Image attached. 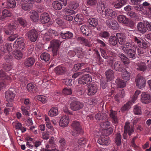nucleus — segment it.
I'll return each instance as SVG.
<instances>
[{"label": "nucleus", "instance_id": "052dcab7", "mask_svg": "<svg viewBox=\"0 0 151 151\" xmlns=\"http://www.w3.org/2000/svg\"><path fill=\"white\" fill-rule=\"evenodd\" d=\"M32 7V5L27 3H24L22 4V9L25 11H29L31 9Z\"/></svg>", "mask_w": 151, "mask_h": 151}, {"label": "nucleus", "instance_id": "5701e85b", "mask_svg": "<svg viewBox=\"0 0 151 151\" xmlns=\"http://www.w3.org/2000/svg\"><path fill=\"white\" fill-rule=\"evenodd\" d=\"M109 114L112 122L115 124H118V119L117 116V112L111 110Z\"/></svg>", "mask_w": 151, "mask_h": 151}, {"label": "nucleus", "instance_id": "f704fd0d", "mask_svg": "<svg viewBox=\"0 0 151 151\" xmlns=\"http://www.w3.org/2000/svg\"><path fill=\"white\" fill-rule=\"evenodd\" d=\"M77 40L80 43L83 44L86 46L89 47L91 45V44L88 40L83 37H78Z\"/></svg>", "mask_w": 151, "mask_h": 151}, {"label": "nucleus", "instance_id": "6e6552de", "mask_svg": "<svg viewBox=\"0 0 151 151\" xmlns=\"http://www.w3.org/2000/svg\"><path fill=\"white\" fill-rule=\"evenodd\" d=\"M67 4V0H58L54 1L52 6L54 9L59 10L62 9L63 6H65Z\"/></svg>", "mask_w": 151, "mask_h": 151}, {"label": "nucleus", "instance_id": "9d476101", "mask_svg": "<svg viewBox=\"0 0 151 151\" xmlns=\"http://www.w3.org/2000/svg\"><path fill=\"white\" fill-rule=\"evenodd\" d=\"M135 81L136 86L139 88H142L145 86V79L142 76L139 75L136 77Z\"/></svg>", "mask_w": 151, "mask_h": 151}, {"label": "nucleus", "instance_id": "4d7b16f0", "mask_svg": "<svg viewBox=\"0 0 151 151\" xmlns=\"http://www.w3.org/2000/svg\"><path fill=\"white\" fill-rule=\"evenodd\" d=\"M26 139L27 141L26 142V146L30 149L33 148L34 147V144L33 141V139L30 137H28Z\"/></svg>", "mask_w": 151, "mask_h": 151}, {"label": "nucleus", "instance_id": "680f3d73", "mask_svg": "<svg viewBox=\"0 0 151 151\" xmlns=\"http://www.w3.org/2000/svg\"><path fill=\"white\" fill-rule=\"evenodd\" d=\"M125 24L126 26L133 29L135 26V23L133 20L128 18Z\"/></svg>", "mask_w": 151, "mask_h": 151}, {"label": "nucleus", "instance_id": "39448f33", "mask_svg": "<svg viewBox=\"0 0 151 151\" xmlns=\"http://www.w3.org/2000/svg\"><path fill=\"white\" fill-rule=\"evenodd\" d=\"M26 34L28 39L32 42H35L37 39L38 34L35 29H32L28 31Z\"/></svg>", "mask_w": 151, "mask_h": 151}, {"label": "nucleus", "instance_id": "6ab92c4d", "mask_svg": "<svg viewBox=\"0 0 151 151\" xmlns=\"http://www.w3.org/2000/svg\"><path fill=\"white\" fill-rule=\"evenodd\" d=\"M62 42L60 40H53L50 42V46L48 48L50 47L52 49H58Z\"/></svg>", "mask_w": 151, "mask_h": 151}, {"label": "nucleus", "instance_id": "603ef678", "mask_svg": "<svg viewBox=\"0 0 151 151\" xmlns=\"http://www.w3.org/2000/svg\"><path fill=\"white\" fill-rule=\"evenodd\" d=\"M94 114V117L96 120H102L106 118L105 114L104 113H100Z\"/></svg>", "mask_w": 151, "mask_h": 151}, {"label": "nucleus", "instance_id": "ddd939ff", "mask_svg": "<svg viewBox=\"0 0 151 151\" xmlns=\"http://www.w3.org/2000/svg\"><path fill=\"white\" fill-rule=\"evenodd\" d=\"M102 15L104 17L108 18L109 17L113 18L116 15L115 14V12H114L112 9L106 8Z\"/></svg>", "mask_w": 151, "mask_h": 151}, {"label": "nucleus", "instance_id": "1a4fd4ad", "mask_svg": "<svg viewBox=\"0 0 151 151\" xmlns=\"http://www.w3.org/2000/svg\"><path fill=\"white\" fill-rule=\"evenodd\" d=\"M92 81V78L91 76L88 74H86L82 76L78 80V83L83 85L90 84Z\"/></svg>", "mask_w": 151, "mask_h": 151}, {"label": "nucleus", "instance_id": "338daca9", "mask_svg": "<svg viewBox=\"0 0 151 151\" xmlns=\"http://www.w3.org/2000/svg\"><path fill=\"white\" fill-rule=\"evenodd\" d=\"M24 106L27 107V109H29L30 106L32 105V102L31 100L29 99L26 98L24 99Z\"/></svg>", "mask_w": 151, "mask_h": 151}, {"label": "nucleus", "instance_id": "49530a36", "mask_svg": "<svg viewBox=\"0 0 151 151\" xmlns=\"http://www.w3.org/2000/svg\"><path fill=\"white\" fill-rule=\"evenodd\" d=\"M122 75V79L124 81H125V82L128 81L130 78V73L129 72L127 71V70L125 69V70L124 71Z\"/></svg>", "mask_w": 151, "mask_h": 151}, {"label": "nucleus", "instance_id": "37998d69", "mask_svg": "<svg viewBox=\"0 0 151 151\" xmlns=\"http://www.w3.org/2000/svg\"><path fill=\"white\" fill-rule=\"evenodd\" d=\"M58 114V109L57 107H53L48 112V115L51 117L57 116Z\"/></svg>", "mask_w": 151, "mask_h": 151}, {"label": "nucleus", "instance_id": "e2e57ef3", "mask_svg": "<svg viewBox=\"0 0 151 151\" xmlns=\"http://www.w3.org/2000/svg\"><path fill=\"white\" fill-rule=\"evenodd\" d=\"M132 104L131 102H128L122 106L121 109V111L124 112L128 110L130 108Z\"/></svg>", "mask_w": 151, "mask_h": 151}, {"label": "nucleus", "instance_id": "7ed1b4c3", "mask_svg": "<svg viewBox=\"0 0 151 151\" xmlns=\"http://www.w3.org/2000/svg\"><path fill=\"white\" fill-rule=\"evenodd\" d=\"M41 34L44 35V39L47 41H49L52 38L59 35V33L56 31L50 29L48 32L44 30L41 32Z\"/></svg>", "mask_w": 151, "mask_h": 151}, {"label": "nucleus", "instance_id": "a878e982", "mask_svg": "<svg viewBox=\"0 0 151 151\" xmlns=\"http://www.w3.org/2000/svg\"><path fill=\"white\" fill-rule=\"evenodd\" d=\"M141 101L145 104H148L151 101V95L146 93L145 92L142 93L141 96Z\"/></svg>", "mask_w": 151, "mask_h": 151}, {"label": "nucleus", "instance_id": "9b49d317", "mask_svg": "<svg viewBox=\"0 0 151 151\" xmlns=\"http://www.w3.org/2000/svg\"><path fill=\"white\" fill-rule=\"evenodd\" d=\"M105 23L107 27L113 30H115L118 29V24L115 20H111L108 19L106 21Z\"/></svg>", "mask_w": 151, "mask_h": 151}, {"label": "nucleus", "instance_id": "de8ad7c7", "mask_svg": "<svg viewBox=\"0 0 151 151\" xmlns=\"http://www.w3.org/2000/svg\"><path fill=\"white\" fill-rule=\"evenodd\" d=\"M126 82L123 79L122 80L120 78H117L115 81V83L118 87L120 88H124L126 86Z\"/></svg>", "mask_w": 151, "mask_h": 151}, {"label": "nucleus", "instance_id": "8fccbe9b", "mask_svg": "<svg viewBox=\"0 0 151 151\" xmlns=\"http://www.w3.org/2000/svg\"><path fill=\"white\" fill-rule=\"evenodd\" d=\"M50 58V54L47 52H43L40 55L41 59L45 62L48 61Z\"/></svg>", "mask_w": 151, "mask_h": 151}, {"label": "nucleus", "instance_id": "b1692460", "mask_svg": "<svg viewBox=\"0 0 151 151\" xmlns=\"http://www.w3.org/2000/svg\"><path fill=\"white\" fill-rule=\"evenodd\" d=\"M127 3V0H116L113 4V6L116 9L121 8Z\"/></svg>", "mask_w": 151, "mask_h": 151}, {"label": "nucleus", "instance_id": "412c9836", "mask_svg": "<svg viewBox=\"0 0 151 151\" xmlns=\"http://www.w3.org/2000/svg\"><path fill=\"white\" fill-rule=\"evenodd\" d=\"M81 30L83 35H85L86 36L88 37L91 36V32L87 25H82L81 27Z\"/></svg>", "mask_w": 151, "mask_h": 151}, {"label": "nucleus", "instance_id": "c756f323", "mask_svg": "<svg viewBox=\"0 0 151 151\" xmlns=\"http://www.w3.org/2000/svg\"><path fill=\"white\" fill-rule=\"evenodd\" d=\"M88 64L86 63H78L77 64H75L74 65L73 68V70L76 71L78 70L79 69H82V70L84 68H86L87 67Z\"/></svg>", "mask_w": 151, "mask_h": 151}, {"label": "nucleus", "instance_id": "f3484780", "mask_svg": "<svg viewBox=\"0 0 151 151\" xmlns=\"http://www.w3.org/2000/svg\"><path fill=\"white\" fill-rule=\"evenodd\" d=\"M69 117L67 115L63 116L60 119L59 122L60 126L62 127L67 126L69 121Z\"/></svg>", "mask_w": 151, "mask_h": 151}, {"label": "nucleus", "instance_id": "864d4df0", "mask_svg": "<svg viewBox=\"0 0 151 151\" xmlns=\"http://www.w3.org/2000/svg\"><path fill=\"white\" fill-rule=\"evenodd\" d=\"M76 54L79 58H82L84 55V51L82 48L77 47L76 49Z\"/></svg>", "mask_w": 151, "mask_h": 151}, {"label": "nucleus", "instance_id": "dca6fc26", "mask_svg": "<svg viewBox=\"0 0 151 151\" xmlns=\"http://www.w3.org/2000/svg\"><path fill=\"white\" fill-rule=\"evenodd\" d=\"M35 62V59L33 57H30L24 60V64L27 68L32 66Z\"/></svg>", "mask_w": 151, "mask_h": 151}, {"label": "nucleus", "instance_id": "c03bdc74", "mask_svg": "<svg viewBox=\"0 0 151 151\" xmlns=\"http://www.w3.org/2000/svg\"><path fill=\"white\" fill-rule=\"evenodd\" d=\"M125 53L127 54V57L129 58L134 59L136 58V51L133 49H132L130 50H128V51Z\"/></svg>", "mask_w": 151, "mask_h": 151}, {"label": "nucleus", "instance_id": "a19ab883", "mask_svg": "<svg viewBox=\"0 0 151 151\" xmlns=\"http://www.w3.org/2000/svg\"><path fill=\"white\" fill-rule=\"evenodd\" d=\"M125 95V92L124 89H122L115 96V99L118 102H119L120 99L124 98Z\"/></svg>", "mask_w": 151, "mask_h": 151}, {"label": "nucleus", "instance_id": "f257e3e1", "mask_svg": "<svg viewBox=\"0 0 151 151\" xmlns=\"http://www.w3.org/2000/svg\"><path fill=\"white\" fill-rule=\"evenodd\" d=\"M71 126L73 131L72 132V135L74 137H77L79 134L83 133V130L80 123L76 121L73 122Z\"/></svg>", "mask_w": 151, "mask_h": 151}, {"label": "nucleus", "instance_id": "774afa93", "mask_svg": "<svg viewBox=\"0 0 151 151\" xmlns=\"http://www.w3.org/2000/svg\"><path fill=\"white\" fill-rule=\"evenodd\" d=\"M133 111L134 114L136 115L141 114L142 113L141 107L138 105L134 106Z\"/></svg>", "mask_w": 151, "mask_h": 151}, {"label": "nucleus", "instance_id": "393cba45", "mask_svg": "<svg viewBox=\"0 0 151 151\" xmlns=\"http://www.w3.org/2000/svg\"><path fill=\"white\" fill-rule=\"evenodd\" d=\"M116 36L119 43L120 45H123L126 41L124 34L122 33H118L116 34Z\"/></svg>", "mask_w": 151, "mask_h": 151}, {"label": "nucleus", "instance_id": "2eb2a0df", "mask_svg": "<svg viewBox=\"0 0 151 151\" xmlns=\"http://www.w3.org/2000/svg\"><path fill=\"white\" fill-rule=\"evenodd\" d=\"M15 74L12 73V75L9 76L8 75H6V73L2 70H0V79L3 80H7L8 81V83L11 82L12 80V77L14 76Z\"/></svg>", "mask_w": 151, "mask_h": 151}, {"label": "nucleus", "instance_id": "72a5a7b5", "mask_svg": "<svg viewBox=\"0 0 151 151\" xmlns=\"http://www.w3.org/2000/svg\"><path fill=\"white\" fill-rule=\"evenodd\" d=\"M30 16L31 19L34 22H37L38 20L39 16L37 13L35 11H31L30 12Z\"/></svg>", "mask_w": 151, "mask_h": 151}, {"label": "nucleus", "instance_id": "cd10ccee", "mask_svg": "<svg viewBox=\"0 0 151 151\" xmlns=\"http://www.w3.org/2000/svg\"><path fill=\"white\" fill-rule=\"evenodd\" d=\"M67 71L66 69L64 66L62 65H59L55 69V71L56 74L58 75H63Z\"/></svg>", "mask_w": 151, "mask_h": 151}, {"label": "nucleus", "instance_id": "bf43d9fd", "mask_svg": "<svg viewBox=\"0 0 151 151\" xmlns=\"http://www.w3.org/2000/svg\"><path fill=\"white\" fill-rule=\"evenodd\" d=\"M54 140L55 138L54 137H52L50 138L48 141V144L46 146V149L50 148V147L52 148V147L55 146V144Z\"/></svg>", "mask_w": 151, "mask_h": 151}, {"label": "nucleus", "instance_id": "ea45409f", "mask_svg": "<svg viewBox=\"0 0 151 151\" xmlns=\"http://www.w3.org/2000/svg\"><path fill=\"white\" fill-rule=\"evenodd\" d=\"M106 76L108 81H111L114 77V73L113 70L109 69L107 70L105 72Z\"/></svg>", "mask_w": 151, "mask_h": 151}, {"label": "nucleus", "instance_id": "69168bd1", "mask_svg": "<svg viewBox=\"0 0 151 151\" xmlns=\"http://www.w3.org/2000/svg\"><path fill=\"white\" fill-rule=\"evenodd\" d=\"M122 137L120 133H117L116 134L115 137V142L117 146H120L121 143Z\"/></svg>", "mask_w": 151, "mask_h": 151}, {"label": "nucleus", "instance_id": "423d86ee", "mask_svg": "<svg viewBox=\"0 0 151 151\" xmlns=\"http://www.w3.org/2000/svg\"><path fill=\"white\" fill-rule=\"evenodd\" d=\"M111 66L113 69L116 71L123 72L125 70L124 65L120 61H116L113 62Z\"/></svg>", "mask_w": 151, "mask_h": 151}, {"label": "nucleus", "instance_id": "0e129e2a", "mask_svg": "<svg viewBox=\"0 0 151 151\" xmlns=\"http://www.w3.org/2000/svg\"><path fill=\"white\" fill-rule=\"evenodd\" d=\"M6 5L8 7L13 8L16 5V2L15 0H7Z\"/></svg>", "mask_w": 151, "mask_h": 151}, {"label": "nucleus", "instance_id": "4be33fe9", "mask_svg": "<svg viewBox=\"0 0 151 151\" xmlns=\"http://www.w3.org/2000/svg\"><path fill=\"white\" fill-rule=\"evenodd\" d=\"M10 88L5 92V98L7 101H13L15 96V94L13 93Z\"/></svg>", "mask_w": 151, "mask_h": 151}, {"label": "nucleus", "instance_id": "a18cd8bd", "mask_svg": "<svg viewBox=\"0 0 151 151\" xmlns=\"http://www.w3.org/2000/svg\"><path fill=\"white\" fill-rule=\"evenodd\" d=\"M17 77H15V78H17L21 82H25L27 81V79L26 77L25 74L22 72H20L19 74L18 75L16 74H15Z\"/></svg>", "mask_w": 151, "mask_h": 151}, {"label": "nucleus", "instance_id": "09e8293b", "mask_svg": "<svg viewBox=\"0 0 151 151\" xmlns=\"http://www.w3.org/2000/svg\"><path fill=\"white\" fill-rule=\"evenodd\" d=\"M137 66V69L142 71H144L147 68L146 64L144 62L138 63Z\"/></svg>", "mask_w": 151, "mask_h": 151}, {"label": "nucleus", "instance_id": "0eeeda50", "mask_svg": "<svg viewBox=\"0 0 151 151\" xmlns=\"http://www.w3.org/2000/svg\"><path fill=\"white\" fill-rule=\"evenodd\" d=\"M70 109L73 111H76L82 109L84 106V104L81 102L76 101L72 102L70 104Z\"/></svg>", "mask_w": 151, "mask_h": 151}, {"label": "nucleus", "instance_id": "a211bd4d", "mask_svg": "<svg viewBox=\"0 0 151 151\" xmlns=\"http://www.w3.org/2000/svg\"><path fill=\"white\" fill-rule=\"evenodd\" d=\"M73 34L70 31H66L65 32L62 31L60 33V37L63 39H71L73 37Z\"/></svg>", "mask_w": 151, "mask_h": 151}, {"label": "nucleus", "instance_id": "c85d7f7f", "mask_svg": "<svg viewBox=\"0 0 151 151\" xmlns=\"http://www.w3.org/2000/svg\"><path fill=\"white\" fill-rule=\"evenodd\" d=\"M98 143L101 145L107 146L110 144V141L107 138L102 136L98 139Z\"/></svg>", "mask_w": 151, "mask_h": 151}, {"label": "nucleus", "instance_id": "f03ea898", "mask_svg": "<svg viewBox=\"0 0 151 151\" xmlns=\"http://www.w3.org/2000/svg\"><path fill=\"white\" fill-rule=\"evenodd\" d=\"M18 27V24L15 22H13L5 26L4 28V32L7 35H11L14 33V30Z\"/></svg>", "mask_w": 151, "mask_h": 151}, {"label": "nucleus", "instance_id": "473e14b6", "mask_svg": "<svg viewBox=\"0 0 151 151\" xmlns=\"http://www.w3.org/2000/svg\"><path fill=\"white\" fill-rule=\"evenodd\" d=\"M98 19L95 18L91 17L88 20V23L90 25L91 27L96 28L98 24Z\"/></svg>", "mask_w": 151, "mask_h": 151}, {"label": "nucleus", "instance_id": "f8f14e48", "mask_svg": "<svg viewBox=\"0 0 151 151\" xmlns=\"http://www.w3.org/2000/svg\"><path fill=\"white\" fill-rule=\"evenodd\" d=\"M12 12L9 10L5 9L2 10L0 15V20L4 21L12 16Z\"/></svg>", "mask_w": 151, "mask_h": 151}, {"label": "nucleus", "instance_id": "7c9ffc66", "mask_svg": "<svg viewBox=\"0 0 151 151\" xmlns=\"http://www.w3.org/2000/svg\"><path fill=\"white\" fill-rule=\"evenodd\" d=\"M27 88L29 92L33 93H35L37 89L36 85L33 83H28L27 86Z\"/></svg>", "mask_w": 151, "mask_h": 151}, {"label": "nucleus", "instance_id": "20e7f679", "mask_svg": "<svg viewBox=\"0 0 151 151\" xmlns=\"http://www.w3.org/2000/svg\"><path fill=\"white\" fill-rule=\"evenodd\" d=\"M133 127L130 126L129 122H126L125 123L124 127V131L123 133V138L124 139H127V134L130 136L134 132Z\"/></svg>", "mask_w": 151, "mask_h": 151}, {"label": "nucleus", "instance_id": "c9c22d12", "mask_svg": "<svg viewBox=\"0 0 151 151\" xmlns=\"http://www.w3.org/2000/svg\"><path fill=\"white\" fill-rule=\"evenodd\" d=\"M109 42L111 46H116L118 45L117 40L115 36H111L109 38Z\"/></svg>", "mask_w": 151, "mask_h": 151}, {"label": "nucleus", "instance_id": "6e6d98bb", "mask_svg": "<svg viewBox=\"0 0 151 151\" xmlns=\"http://www.w3.org/2000/svg\"><path fill=\"white\" fill-rule=\"evenodd\" d=\"M13 53L15 58L18 60L21 58L23 56L22 52L20 50H14Z\"/></svg>", "mask_w": 151, "mask_h": 151}, {"label": "nucleus", "instance_id": "3c124183", "mask_svg": "<svg viewBox=\"0 0 151 151\" xmlns=\"http://www.w3.org/2000/svg\"><path fill=\"white\" fill-rule=\"evenodd\" d=\"M128 18L124 15H119L117 17V20L120 23L125 24Z\"/></svg>", "mask_w": 151, "mask_h": 151}, {"label": "nucleus", "instance_id": "4468645a", "mask_svg": "<svg viewBox=\"0 0 151 151\" xmlns=\"http://www.w3.org/2000/svg\"><path fill=\"white\" fill-rule=\"evenodd\" d=\"M97 89V86L95 84H91L88 85L87 88L88 95L92 96L94 95L96 93Z\"/></svg>", "mask_w": 151, "mask_h": 151}, {"label": "nucleus", "instance_id": "58836bf2", "mask_svg": "<svg viewBox=\"0 0 151 151\" xmlns=\"http://www.w3.org/2000/svg\"><path fill=\"white\" fill-rule=\"evenodd\" d=\"M90 71V69L88 67H86L84 69H83L81 71L75 73L72 76V77L73 78H76L79 76L84 73L85 72H88Z\"/></svg>", "mask_w": 151, "mask_h": 151}, {"label": "nucleus", "instance_id": "13d9d810", "mask_svg": "<svg viewBox=\"0 0 151 151\" xmlns=\"http://www.w3.org/2000/svg\"><path fill=\"white\" fill-rule=\"evenodd\" d=\"M78 6V3L75 1L70 2L69 5V8L71 9L76 10Z\"/></svg>", "mask_w": 151, "mask_h": 151}, {"label": "nucleus", "instance_id": "79ce46f5", "mask_svg": "<svg viewBox=\"0 0 151 151\" xmlns=\"http://www.w3.org/2000/svg\"><path fill=\"white\" fill-rule=\"evenodd\" d=\"M122 46V48L124 52L132 49L133 45L132 43L130 42H127Z\"/></svg>", "mask_w": 151, "mask_h": 151}, {"label": "nucleus", "instance_id": "aec40b11", "mask_svg": "<svg viewBox=\"0 0 151 151\" xmlns=\"http://www.w3.org/2000/svg\"><path fill=\"white\" fill-rule=\"evenodd\" d=\"M40 21L42 24L48 22L50 20L49 15L47 13L44 12L40 16Z\"/></svg>", "mask_w": 151, "mask_h": 151}, {"label": "nucleus", "instance_id": "5fc2aeb1", "mask_svg": "<svg viewBox=\"0 0 151 151\" xmlns=\"http://www.w3.org/2000/svg\"><path fill=\"white\" fill-rule=\"evenodd\" d=\"M60 149L62 150H64L66 147L65 141L64 138H61L59 141Z\"/></svg>", "mask_w": 151, "mask_h": 151}, {"label": "nucleus", "instance_id": "e433bc0d", "mask_svg": "<svg viewBox=\"0 0 151 151\" xmlns=\"http://www.w3.org/2000/svg\"><path fill=\"white\" fill-rule=\"evenodd\" d=\"M118 56L121 59V61L124 64H128L129 63V60L126 55L123 53H119Z\"/></svg>", "mask_w": 151, "mask_h": 151}, {"label": "nucleus", "instance_id": "4c0bfd02", "mask_svg": "<svg viewBox=\"0 0 151 151\" xmlns=\"http://www.w3.org/2000/svg\"><path fill=\"white\" fill-rule=\"evenodd\" d=\"M106 8L105 7L104 3L102 2H98L97 6V10L98 12L102 15L103 14V12H104Z\"/></svg>", "mask_w": 151, "mask_h": 151}, {"label": "nucleus", "instance_id": "2f4dec72", "mask_svg": "<svg viewBox=\"0 0 151 151\" xmlns=\"http://www.w3.org/2000/svg\"><path fill=\"white\" fill-rule=\"evenodd\" d=\"M137 28L138 31L140 33L144 34L147 32L146 26H145L144 24L142 22H140L138 23Z\"/></svg>", "mask_w": 151, "mask_h": 151}, {"label": "nucleus", "instance_id": "bb28decb", "mask_svg": "<svg viewBox=\"0 0 151 151\" xmlns=\"http://www.w3.org/2000/svg\"><path fill=\"white\" fill-rule=\"evenodd\" d=\"M14 43L16 44V47L19 50H23L25 47V43L22 39L18 38Z\"/></svg>", "mask_w": 151, "mask_h": 151}]
</instances>
